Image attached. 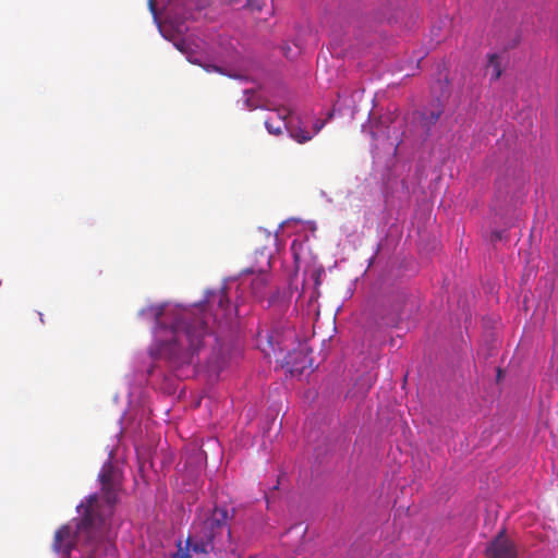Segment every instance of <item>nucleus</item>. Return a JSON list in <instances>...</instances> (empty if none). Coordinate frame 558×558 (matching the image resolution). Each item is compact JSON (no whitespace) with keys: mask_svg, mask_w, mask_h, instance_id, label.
Segmentation results:
<instances>
[{"mask_svg":"<svg viewBox=\"0 0 558 558\" xmlns=\"http://www.w3.org/2000/svg\"><path fill=\"white\" fill-rule=\"evenodd\" d=\"M246 108L250 110L256 109V105L252 102V99L248 97L245 99Z\"/></svg>","mask_w":558,"mask_h":558,"instance_id":"nucleus-15","label":"nucleus"},{"mask_svg":"<svg viewBox=\"0 0 558 558\" xmlns=\"http://www.w3.org/2000/svg\"><path fill=\"white\" fill-rule=\"evenodd\" d=\"M165 308L161 305H151L141 311V315H147L156 319L158 327H161L160 317L163 315Z\"/></svg>","mask_w":558,"mask_h":558,"instance_id":"nucleus-9","label":"nucleus"},{"mask_svg":"<svg viewBox=\"0 0 558 558\" xmlns=\"http://www.w3.org/2000/svg\"><path fill=\"white\" fill-rule=\"evenodd\" d=\"M204 69L206 72H218L220 74H226L222 68L215 65V64H206L204 65Z\"/></svg>","mask_w":558,"mask_h":558,"instance_id":"nucleus-13","label":"nucleus"},{"mask_svg":"<svg viewBox=\"0 0 558 558\" xmlns=\"http://www.w3.org/2000/svg\"><path fill=\"white\" fill-rule=\"evenodd\" d=\"M100 495L92 494L77 506L81 518L73 531L69 524L62 525L54 533L52 549L70 558L76 541L86 535L88 543L95 542L101 535L106 521L112 517L122 489V473L110 461L106 462L99 474Z\"/></svg>","mask_w":558,"mask_h":558,"instance_id":"nucleus-1","label":"nucleus"},{"mask_svg":"<svg viewBox=\"0 0 558 558\" xmlns=\"http://www.w3.org/2000/svg\"><path fill=\"white\" fill-rule=\"evenodd\" d=\"M484 554L486 558H518L519 550L515 542L502 529L487 543Z\"/></svg>","mask_w":558,"mask_h":558,"instance_id":"nucleus-4","label":"nucleus"},{"mask_svg":"<svg viewBox=\"0 0 558 558\" xmlns=\"http://www.w3.org/2000/svg\"><path fill=\"white\" fill-rule=\"evenodd\" d=\"M289 132L290 136L300 144H304L312 138L310 132L301 128L290 129Z\"/></svg>","mask_w":558,"mask_h":558,"instance_id":"nucleus-10","label":"nucleus"},{"mask_svg":"<svg viewBox=\"0 0 558 558\" xmlns=\"http://www.w3.org/2000/svg\"><path fill=\"white\" fill-rule=\"evenodd\" d=\"M148 7H149L150 12L154 15H156V3H155V0H148Z\"/></svg>","mask_w":558,"mask_h":558,"instance_id":"nucleus-16","label":"nucleus"},{"mask_svg":"<svg viewBox=\"0 0 558 558\" xmlns=\"http://www.w3.org/2000/svg\"><path fill=\"white\" fill-rule=\"evenodd\" d=\"M171 339L162 347L170 366L181 371L195 364L204 341L210 335L208 315L202 306L181 312L170 327Z\"/></svg>","mask_w":558,"mask_h":558,"instance_id":"nucleus-2","label":"nucleus"},{"mask_svg":"<svg viewBox=\"0 0 558 558\" xmlns=\"http://www.w3.org/2000/svg\"><path fill=\"white\" fill-rule=\"evenodd\" d=\"M264 234H266L267 238L271 236V234L269 232H267V231H264Z\"/></svg>","mask_w":558,"mask_h":558,"instance_id":"nucleus-20","label":"nucleus"},{"mask_svg":"<svg viewBox=\"0 0 558 558\" xmlns=\"http://www.w3.org/2000/svg\"><path fill=\"white\" fill-rule=\"evenodd\" d=\"M264 234H266L267 238L271 236V234L269 232H267V231H264Z\"/></svg>","mask_w":558,"mask_h":558,"instance_id":"nucleus-21","label":"nucleus"},{"mask_svg":"<svg viewBox=\"0 0 558 558\" xmlns=\"http://www.w3.org/2000/svg\"><path fill=\"white\" fill-rule=\"evenodd\" d=\"M441 114L442 109L439 106L436 109L423 112L421 119L422 126L429 131L430 128L437 123Z\"/></svg>","mask_w":558,"mask_h":558,"instance_id":"nucleus-7","label":"nucleus"},{"mask_svg":"<svg viewBox=\"0 0 558 558\" xmlns=\"http://www.w3.org/2000/svg\"><path fill=\"white\" fill-rule=\"evenodd\" d=\"M208 302L217 303L219 310L221 311V315L219 319L228 318L229 310H230V300L228 298L227 290L225 288L219 289L216 292L211 293V299Z\"/></svg>","mask_w":558,"mask_h":558,"instance_id":"nucleus-6","label":"nucleus"},{"mask_svg":"<svg viewBox=\"0 0 558 558\" xmlns=\"http://www.w3.org/2000/svg\"><path fill=\"white\" fill-rule=\"evenodd\" d=\"M228 509L215 507L204 519L195 525L194 536L186 538L187 546L196 554H208L211 551H226L232 549L233 543L229 521Z\"/></svg>","mask_w":558,"mask_h":558,"instance_id":"nucleus-3","label":"nucleus"},{"mask_svg":"<svg viewBox=\"0 0 558 558\" xmlns=\"http://www.w3.org/2000/svg\"><path fill=\"white\" fill-rule=\"evenodd\" d=\"M183 45H184V44H177V48H178L179 50L183 51Z\"/></svg>","mask_w":558,"mask_h":558,"instance_id":"nucleus-19","label":"nucleus"},{"mask_svg":"<svg viewBox=\"0 0 558 558\" xmlns=\"http://www.w3.org/2000/svg\"><path fill=\"white\" fill-rule=\"evenodd\" d=\"M185 545H187L185 543ZM179 550L173 555L172 558H191L190 550H192V546H185V549L181 546V541L178 543Z\"/></svg>","mask_w":558,"mask_h":558,"instance_id":"nucleus-11","label":"nucleus"},{"mask_svg":"<svg viewBox=\"0 0 558 558\" xmlns=\"http://www.w3.org/2000/svg\"><path fill=\"white\" fill-rule=\"evenodd\" d=\"M290 116V110L287 108H279L276 110V119L268 118L265 121V126L270 134L280 135L283 129H287V118Z\"/></svg>","mask_w":558,"mask_h":558,"instance_id":"nucleus-5","label":"nucleus"},{"mask_svg":"<svg viewBox=\"0 0 558 558\" xmlns=\"http://www.w3.org/2000/svg\"><path fill=\"white\" fill-rule=\"evenodd\" d=\"M292 356L290 355L289 356V360L287 361V364H291L292 365V368H291V372H302L305 367H306V364L305 362H302L299 364H294L292 361H291Z\"/></svg>","mask_w":558,"mask_h":558,"instance_id":"nucleus-12","label":"nucleus"},{"mask_svg":"<svg viewBox=\"0 0 558 558\" xmlns=\"http://www.w3.org/2000/svg\"><path fill=\"white\" fill-rule=\"evenodd\" d=\"M487 71L490 74V78L494 81H497L501 76L499 58L497 54L489 56Z\"/></svg>","mask_w":558,"mask_h":558,"instance_id":"nucleus-8","label":"nucleus"},{"mask_svg":"<svg viewBox=\"0 0 558 558\" xmlns=\"http://www.w3.org/2000/svg\"><path fill=\"white\" fill-rule=\"evenodd\" d=\"M501 238H502V235H501V232H500V231H495V232H493V234H492V239H493L494 241L501 240Z\"/></svg>","mask_w":558,"mask_h":558,"instance_id":"nucleus-17","label":"nucleus"},{"mask_svg":"<svg viewBox=\"0 0 558 558\" xmlns=\"http://www.w3.org/2000/svg\"><path fill=\"white\" fill-rule=\"evenodd\" d=\"M325 123L324 120H317L313 125L314 133L317 134L325 126Z\"/></svg>","mask_w":558,"mask_h":558,"instance_id":"nucleus-14","label":"nucleus"},{"mask_svg":"<svg viewBox=\"0 0 558 558\" xmlns=\"http://www.w3.org/2000/svg\"><path fill=\"white\" fill-rule=\"evenodd\" d=\"M233 3H240L242 0H231ZM251 3V0H245L243 7H248Z\"/></svg>","mask_w":558,"mask_h":558,"instance_id":"nucleus-18","label":"nucleus"}]
</instances>
